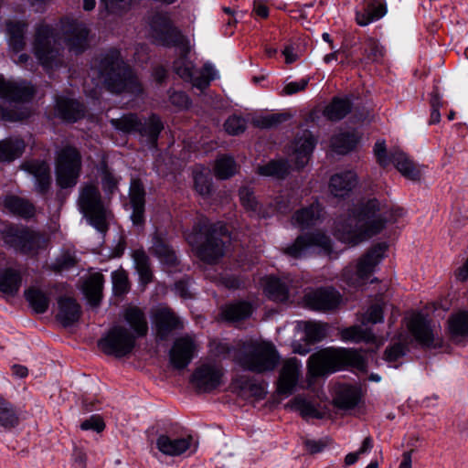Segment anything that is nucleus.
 <instances>
[{"mask_svg": "<svg viewBox=\"0 0 468 468\" xmlns=\"http://www.w3.org/2000/svg\"><path fill=\"white\" fill-rule=\"evenodd\" d=\"M404 214L401 207H391L388 211L380 212L379 202L370 199L336 222L335 235L343 242L356 246L379 233L387 222L394 223Z\"/></svg>", "mask_w": 468, "mask_h": 468, "instance_id": "1", "label": "nucleus"}, {"mask_svg": "<svg viewBox=\"0 0 468 468\" xmlns=\"http://www.w3.org/2000/svg\"><path fill=\"white\" fill-rule=\"evenodd\" d=\"M97 67L103 85L110 92L139 94L143 91L137 76L123 60L120 50L110 48L101 53Z\"/></svg>", "mask_w": 468, "mask_h": 468, "instance_id": "2", "label": "nucleus"}, {"mask_svg": "<svg viewBox=\"0 0 468 468\" xmlns=\"http://www.w3.org/2000/svg\"><path fill=\"white\" fill-rule=\"evenodd\" d=\"M228 229L221 222H211L201 217L186 234L187 243L196 250L198 258L207 263H216L225 255Z\"/></svg>", "mask_w": 468, "mask_h": 468, "instance_id": "3", "label": "nucleus"}, {"mask_svg": "<svg viewBox=\"0 0 468 468\" xmlns=\"http://www.w3.org/2000/svg\"><path fill=\"white\" fill-rule=\"evenodd\" d=\"M64 48L57 28L42 20L34 27L32 52L46 69L58 68L63 63Z\"/></svg>", "mask_w": 468, "mask_h": 468, "instance_id": "4", "label": "nucleus"}, {"mask_svg": "<svg viewBox=\"0 0 468 468\" xmlns=\"http://www.w3.org/2000/svg\"><path fill=\"white\" fill-rule=\"evenodd\" d=\"M348 366L359 370L366 368L365 357L356 350L325 348L309 357L308 369L313 377H321Z\"/></svg>", "mask_w": 468, "mask_h": 468, "instance_id": "5", "label": "nucleus"}, {"mask_svg": "<svg viewBox=\"0 0 468 468\" xmlns=\"http://www.w3.org/2000/svg\"><path fill=\"white\" fill-rule=\"evenodd\" d=\"M0 235L5 245L24 255L37 256L48 245V239L44 234L27 227L5 225Z\"/></svg>", "mask_w": 468, "mask_h": 468, "instance_id": "6", "label": "nucleus"}, {"mask_svg": "<svg viewBox=\"0 0 468 468\" xmlns=\"http://www.w3.org/2000/svg\"><path fill=\"white\" fill-rule=\"evenodd\" d=\"M238 360L244 369L255 373H264L276 367L279 355L275 346L271 343L251 342L244 346Z\"/></svg>", "mask_w": 468, "mask_h": 468, "instance_id": "7", "label": "nucleus"}, {"mask_svg": "<svg viewBox=\"0 0 468 468\" xmlns=\"http://www.w3.org/2000/svg\"><path fill=\"white\" fill-rule=\"evenodd\" d=\"M78 206L80 212L96 229L101 232L108 229L106 222L108 210L96 185L85 184L80 187Z\"/></svg>", "mask_w": 468, "mask_h": 468, "instance_id": "8", "label": "nucleus"}, {"mask_svg": "<svg viewBox=\"0 0 468 468\" xmlns=\"http://www.w3.org/2000/svg\"><path fill=\"white\" fill-rule=\"evenodd\" d=\"M387 250L385 242L373 245L357 260L356 265L349 264L343 270V279L351 286L361 285L375 271Z\"/></svg>", "mask_w": 468, "mask_h": 468, "instance_id": "9", "label": "nucleus"}, {"mask_svg": "<svg viewBox=\"0 0 468 468\" xmlns=\"http://www.w3.org/2000/svg\"><path fill=\"white\" fill-rule=\"evenodd\" d=\"M374 154L380 166L386 167L392 164L407 179L411 181L420 180V169L402 150L392 148L388 152L385 142L378 141L374 146Z\"/></svg>", "mask_w": 468, "mask_h": 468, "instance_id": "10", "label": "nucleus"}, {"mask_svg": "<svg viewBox=\"0 0 468 468\" xmlns=\"http://www.w3.org/2000/svg\"><path fill=\"white\" fill-rule=\"evenodd\" d=\"M136 345L135 335L122 324L113 325L98 341L99 348L107 356L121 358L130 355Z\"/></svg>", "mask_w": 468, "mask_h": 468, "instance_id": "11", "label": "nucleus"}, {"mask_svg": "<svg viewBox=\"0 0 468 468\" xmlns=\"http://www.w3.org/2000/svg\"><path fill=\"white\" fill-rule=\"evenodd\" d=\"M81 170V155L72 146H65L56 158V181L61 188L74 186Z\"/></svg>", "mask_w": 468, "mask_h": 468, "instance_id": "12", "label": "nucleus"}, {"mask_svg": "<svg viewBox=\"0 0 468 468\" xmlns=\"http://www.w3.org/2000/svg\"><path fill=\"white\" fill-rule=\"evenodd\" d=\"M383 306L380 303L372 304L368 307L367 312L362 314L360 324L346 327L340 332L342 340L355 343H375L377 337L367 324L381 323L383 322Z\"/></svg>", "mask_w": 468, "mask_h": 468, "instance_id": "13", "label": "nucleus"}, {"mask_svg": "<svg viewBox=\"0 0 468 468\" xmlns=\"http://www.w3.org/2000/svg\"><path fill=\"white\" fill-rule=\"evenodd\" d=\"M151 37L154 42L165 47L186 48L187 41L176 27L166 13H155L150 20Z\"/></svg>", "mask_w": 468, "mask_h": 468, "instance_id": "14", "label": "nucleus"}, {"mask_svg": "<svg viewBox=\"0 0 468 468\" xmlns=\"http://www.w3.org/2000/svg\"><path fill=\"white\" fill-rule=\"evenodd\" d=\"M59 30L71 51L81 53L88 48L89 29L84 23L65 16L59 21Z\"/></svg>", "mask_w": 468, "mask_h": 468, "instance_id": "15", "label": "nucleus"}, {"mask_svg": "<svg viewBox=\"0 0 468 468\" xmlns=\"http://www.w3.org/2000/svg\"><path fill=\"white\" fill-rule=\"evenodd\" d=\"M321 248L325 252L331 251L330 239L320 231L300 235L294 242L284 249L283 252L294 259L302 258L313 249Z\"/></svg>", "mask_w": 468, "mask_h": 468, "instance_id": "16", "label": "nucleus"}, {"mask_svg": "<svg viewBox=\"0 0 468 468\" xmlns=\"http://www.w3.org/2000/svg\"><path fill=\"white\" fill-rule=\"evenodd\" d=\"M224 376L221 366L205 363L196 368L191 381L200 392H211L222 384Z\"/></svg>", "mask_w": 468, "mask_h": 468, "instance_id": "17", "label": "nucleus"}, {"mask_svg": "<svg viewBox=\"0 0 468 468\" xmlns=\"http://www.w3.org/2000/svg\"><path fill=\"white\" fill-rule=\"evenodd\" d=\"M303 301L312 310L327 312L339 305L341 295L332 288L317 289L305 293Z\"/></svg>", "mask_w": 468, "mask_h": 468, "instance_id": "18", "label": "nucleus"}, {"mask_svg": "<svg viewBox=\"0 0 468 468\" xmlns=\"http://www.w3.org/2000/svg\"><path fill=\"white\" fill-rule=\"evenodd\" d=\"M315 144V138L307 130L295 138L292 144V154H290L291 162L293 163L295 169H302L308 164Z\"/></svg>", "mask_w": 468, "mask_h": 468, "instance_id": "19", "label": "nucleus"}, {"mask_svg": "<svg viewBox=\"0 0 468 468\" xmlns=\"http://www.w3.org/2000/svg\"><path fill=\"white\" fill-rule=\"evenodd\" d=\"M156 447L165 455L179 456L188 450L195 452L197 450L198 442L191 435L173 439L168 435L162 434L156 440Z\"/></svg>", "mask_w": 468, "mask_h": 468, "instance_id": "20", "label": "nucleus"}, {"mask_svg": "<svg viewBox=\"0 0 468 468\" xmlns=\"http://www.w3.org/2000/svg\"><path fill=\"white\" fill-rule=\"evenodd\" d=\"M197 344L188 335L176 339L169 352L170 362L176 369L186 367L197 351Z\"/></svg>", "mask_w": 468, "mask_h": 468, "instance_id": "21", "label": "nucleus"}, {"mask_svg": "<svg viewBox=\"0 0 468 468\" xmlns=\"http://www.w3.org/2000/svg\"><path fill=\"white\" fill-rule=\"evenodd\" d=\"M34 94L35 89L30 83L7 80L0 76V98L10 101H28Z\"/></svg>", "mask_w": 468, "mask_h": 468, "instance_id": "22", "label": "nucleus"}, {"mask_svg": "<svg viewBox=\"0 0 468 468\" xmlns=\"http://www.w3.org/2000/svg\"><path fill=\"white\" fill-rule=\"evenodd\" d=\"M156 339L166 340L175 330L182 328L179 317L169 308H160L154 314Z\"/></svg>", "mask_w": 468, "mask_h": 468, "instance_id": "23", "label": "nucleus"}, {"mask_svg": "<svg viewBox=\"0 0 468 468\" xmlns=\"http://www.w3.org/2000/svg\"><path fill=\"white\" fill-rule=\"evenodd\" d=\"M301 365L295 357L284 361L280 370L277 391L282 395H290L294 389L300 376Z\"/></svg>", "mask_w": 468, "mask_h": 468, "instance_id": "24", "label": "nucleus"}, {"mask_svg": "<svg viewBox=\"0 0 468 468\" xmlns=\"http://www.w3.org/2000/svg\"><path fill=\"white\" fill-rule=\"evenodd\" d=\"M22 168L36 179V190L40 195L47 194L51 186V174L48 164L41 160H31L23 163Z\"/></svg>", "mask_w": 468, "mask_h": 468, "instance_id": "25", "label": "nucleus"}, {"mask_svg": "<svg viewBox=\"0 0 468 468\" xmlns=\"http://www.w3.org/2000/svg\"><path fill=\"white\" fill-rule=\"evenodd\" d=\"M408 329L420 346L425 347L434 346L433 328L421 314L411 316L408 324Z\"/></svg>", "mask_w": 468, "mask_h": 468, "instance_id": "26", "label": "nucleus"}, {"mask_svg": "<svg viewBox=\"0 0 468 468\" xmlns=\"http://www.w3.org/2000/svg\"><path fill=\"white\" fill-rule=\"evenodd\" d=\"M130 203L133 208L131 218L134 225L144 223L145 190L140 179H133L129 190Z\"/></svg>", "mask_w": 468, "mask_h": 468, "instance_id": "27", "label": "nucleus"}, {"mask_svg": "<svg viewBox=\"0 0 468 468\" xmlns=\"http://www.w3.org/2000/svg\"><path fill=\"white\" fill-rule=\"evenodd\" d=\"M149 250L151 254L155 256L167 268L177 266L178 259L176 251L158 233L154 234L152 246Z\"/></svg>", "mask_w": 468, "mask_h": 468, "instance_id": "28", "label": "nucleus"}, {"mask_svg": "<svg viewBox=\"0 0 468 468\" xmlns=\"http://www.w3.org/2000/svg\"><path fill=\"white\" fill-rule=\"evenodd\" d=\"M357 184L356 175L353 171H346L332 176L329 189L336 197L347 196Z\"/></svg>", "mask_w": 468, "mask_h": 468, "instance_id": "29", "label": "nucleus"}, {"mask_svg": "<svg viewBox=\"0 0 468 468\" xmlns=\"http://www.w3.org/2000/svg\"><path fill=\"white\" fill-rule=\"evenodd\" d=\"M58 312L57 314L58 321L64 326L68 327L76 323L80 317V306L75 299L71 297H60L58 301Z\"/></svg>", "mask_w": 468, "mask_h": 468, "instance_id": "30", "label": "nucleus"}, {"mask_svg": "<svg viewBox=\"0 0 468 468\" xmlns=\"http://www.w3.org/2000/svg\"><path fill=\"white\" fill-rule=\"evenodd\" d=\"M28 28V23L26 20H8L6 21V31L10 48L19 52L26 46V33Z\"/></svg>", "mask_w": 468, "mask_h": 468, "instance_id": "31", "label": "nucleus"}, {"mask_svg": "<svg viewBox=\"0 0 468 468\" xmlns=\"http://www.w3.org/2000/svg\"><path fill=\"white\" fill-rule=\"evenodd\" d=\"M359 400V390L350 385H339L333 399L334 405L343 410L355 408Z\"/></svg>", "mask_w": 468, "mask_h": 468, "instance_id": "32", "label": "nucleus"}, {"mask_svg": "<svg viewBox=\"0 0 468 468\" xmlns=\"http://www.w3.org/2000/svg\"><path fill=\"white\" fill-rule=\"evenodd\" d=\"M264 292L269 299L283 303L289 298V281L270 276L265 280Z\"/></svg>", "mask_w": 468, "mask_h": 468, "instance_id": "33", "label": "nucleus"}, {"mask_svg": "<svg viewBox=\"0 0 468 468\" xmlns=\"http://www.w3.org/2000/svg\"><path fill=\"white\" fill-rule=\"evenodd\" d=\"M57 110L61 119L74 122L84 116L85 107L78 101L67 98L57 100Z\"/></svg>", "mask_w": 468, "mask_h": 468, "instance_id": "34", "label": "nucleus"}, {"mask_svg": "<svg viewBox=\"0 0 468 468\" xmlns=\"http://www.w3.org/2000/svg\"><path fill=\"white\" fill-rule=\"evenodd\" d=\"M124 319L133 329L132 334L137 337L145 336L148 333V323L144 313L138 307L127 308Z\"/></svg>", "mask_w": 468, "mask_h": 468, "instance_id": "35", "label": "nucleus"}, {"mask_svg": "<svg viewBox=\"0 0 468 468\" xmlns=\"http://www.w3.org/2000/svg\"><path fill=\"white\" fill-rule=\"evenodd\" d=\"M104 277L100 272L91 274L83 284V292L92 306H97L102 296Z\"/></svg>", "mask_w": 468, "mask_h": 468, "instance_id": "36", "label": "nucleus"}, {"mask_svg": "<svg viewBox=\"0 0 468 468\" xmlns=\"http://www.w3.org/2000/svg\"><path fill=\"white\" fill-rule=\"evenodd\" d=\"M386 12V5L382 0H368L364 11L356 13V20L359 26L364 27L378 20Z\"/></svg>", "mask_w": 468, "mask_h": 468, "instance_id": "37", "label": "nucleus"}, {"mask_svg": "<svg viewBox=\"0 0 468 468\" xmlns=\"http://www.w3.org/2000/svg\"><path fill=\"white\" fill-rule=\"evenodd\" d=\"M321 212V205L318 202H314L307 207L297 210L292 217V222L301 229L309 228L314 225L320 218Z\"/></svg>", "mask_w": 468, "mask_h": 468, "instance_id": "38", "label": "nucleus"}, {"mask_svg": "<svg viewBox=\"0 0 468 468\" xmlns=\"http://www.w3.org/2000/svg\"><path fill=\"white\" fill-rule=\"evenodd\" d=\"M351 108L352 103L348 99L335 97L325 106L323 114L329 121L337 122L345 118L351 112Z\"/></svg>", "mask_w": 468, "mask_h": 468, "instance_id": "39", "label": "nucleus"}, {"mask_svg": "<svg viewBox=\"0 0 468 468\" xmlns=\"http://www.w3.org/2000/svg\"><path fill=\"white\" fill-rule=\"evenodd\" d=\"M25 298L37 314H44L49 306V296L38 287L31 286L25 291Z\"/></svg>", "mask_w": 468, "mask_h": 468, "instance_id": "40", "label": "nucleus"}, {"mask_svg": "<svg viewBox=\"0 0 468 468\" xmlns=\"http://www.w3.org/2000/svg\"><path fill=\"white\" fill-rule=\"evenodd\" d=\"M22 277L18 271L7 268L0 273V291L7 295H15L21 286Z\"/></svg>", "mask_w": 468, "mask_h": 468, "instance_id": "41", "label": "nucleus"}, {"mask_svg": "<svg viewBox=\"0 0 468 468\" xmlns=\"http://www.w3.org/2000/svg\"><path fill=\"white\" fill-rule=\"evenodd\" d=\"M291 167V165L286 160H271L264 165L258 166L257 172L261 176L283 179L289 175Z\"/></svg>", "mask_w": 468, "mask_h": 468, "instance_id": "42", "label": "nucleus"}, {"mask_svg": "<svg viewBox=\"0 0 468 468\" xmlns=\"http://www.w3.org/2000/svg\"><path fill=\"white\" fill-rule=\"evenodd\" d=\"M132 257L141 282L144 284L151 282L153 280V272L150 259L146 252L143 249L135 250L133 251Z\"/></svg>", "mask_w": 468, "mask_h": 468, "instance_id": "43", "label": "nucleus"}, {"mask_svg": "<svg viewBox=\"0 0 468 468\" xmlns=\"http://www.w3.org/2000/svg\"><path fill=\"white\" fill-rule=\"evenodd\" d=\"M25 149L23 140L6 139L0 142V162H10L18 158Z\"/></svg>", "mask_w": 468, "mask_h": 468, "instance_id": "44", "label": "nucleus"}, {"mask_svg": "<svg viewBox=\"0 0 468 468\" xmlns=\"http://www.w3.org/2000/svg\"><path fill=\"white\" fill-rule=\"evenodd\" d=\"M164 129V124L156 114H152L148 120L143 123L141 122L138 133L148 138L151 144L155 145L160 133Z\"/></svg>", "mask_w": 468, "mask_h": 468, "instance_id": "45", "label": "nucleus"}, {"mask_svg": "<svg viewBox=\"0 0 468 468\" xmlns=\"http://www.w3.org/2000/svg\"><path fill=\"white\" fill-rule=\"evenodd\" d=\"M357 141L355 133H341L331 139V146L335 153L346 154L356 147Z\"/></svg>", "mask_w": 468, "mask_h": 468, "instance_id": "46", "label": "nucleus"}, {"mask_svg": "<svg viewBox=\"0 0 468 468\" xmlns=\"http://www.w3.org/2000/svg\"><path fill=\"white\" fill-rule=\"evenodd\" d=\"M5 207L12 213L23 218H30L35 213L34 206L18 197L11 196L5 199Z\"/></svg>", "mask_w": 468, "mask_h": 468, "instance_id": "47", "label": "nucleus"}, {"mask_svg": "<svg viewBox=\"0 0 468 468\" xmlns=\"http://www.w3.org/2000/svg\"><path fill=\"white\" fill-rule=\"evenodd\" d=\"M252 313V306L247 302H238L229 304L222 310L223 317L228 321H239L249 317Z\"/></svg>", "mask_w": 468, "mask_h": 468, "instance_id": "48", "label": "nucleus"}, {"mask_svg": "<svg viewBox=\"0 0 468 468\" xmlns=\"http://www.w3.org/2000/svg\"><path fill=\"white\" fill-rule=\"evenodd\" d=\"M448 324L452 338L468 335V312L461 311L452 314L448 320Z\"/></svg>", "mask_w": 468, "mask_h": 468, "instance_id": "49", "label": "nucleus"}, {"mask_svg": "<svg viewBox=\"0 0 468 468\" xmlns=\"http://www.w3.org/2000/svg\"><path fill=\"white\" fill-rule=\"evenodd\" d=\"M110 122L116 130L127 133L138 132L141 126V120L134 113H128L120 118L111 119Z\"/></svg>", "mask_w": 468, "mask_h": 468, "instance_id": "50", "label": "nucleus"}, {"mask_svg": "<svg viewBox=\"0 0 468 468\" xmlns=\"http://www.w3.org/2000/svg\"><path fill=\"white\" fill-rule=\"evenodd\" d=\"M215 175L219 179H228L238 172V165L233 157L223 155L217 159Z\"/></svg>", "mask_w": 468, "mask_h": 468, "instance_id": "51", "label": "nucleus"}, {"mask_svg": "<svg viewBox=\"0 0 468 468\" xmlns=\"http://www.w3.org/2000/svg\"><path fill=\"white\" fill-rule=\"evenodd\" d=\"M239 200L243 207L252 215L264 217L261 214L259 203L257 202L253 190L249 186H242L239 191Z\"/></svg>", "mask_w": 468, "mask_h": 468, "instance_id": "52", "label": "nucleus"}, {"mask_svg": "<svg viewBox=\"0 0 468 468\" xmlns=\"http://www.w3.org/2000/svg\"><path fill=\"white\" fill-rule=\"evenodd\" d=\"M236 384L239 388L242 395L247 393L257 399H263L265 392L262 386L247 377H239L236 379Z\"/></svg>", "mask_w": 468, "mask_h": 468, "instance_id": "53", "label": "nucleus"}, {"mask_svg": "<svg viewBox=\"0 0 468 468\" xmlns=\"http://www.w3.org/2000/svg\"><path fill=\"white\" fill-rule=\"evenodd\" d=\"M327 324L307 322L304 326L305 338L310 343L322 341L327 334Z\"/></svg>", "mask_w": 468, "mask_h": 468, "instance_id": "54", "label": "nucleus"}, {"mask_svg": "<svg viewBox=\"0 0 468 468\" xmlns=\"http://www.w3.org/2000/svg\"><path fill=\"white\" fill-rule=\"evenodd\" d=\"M19 423L18 414L14 405L8 401L7 406L0 411V425L5 430L16 428Z\"/></svg>", "mask_w": 468, "mask_h": 468, "instance_id": "55", "label": "nucleus"}, {"mask_svg": "<svg viewBox=\"0 0 468 468\" xmlns=\"http://www.w3.org/2000/svg\"><path fill=\"white\" fill-rule=\"evenodd\" d=\"M77 262L78 260L74 253L65 251L56 259L49 269L55 272H61L75 267Z\"/></svg>", "mask_w": 468, "mask_h": 468, "instance_id": "56", "label": "nucleus"}, {"mask_svg": "<svg viewBox=\"0 0 468 468\" xmlns=\"http://www.w3.org/2000/svg\"><path fill=\"white\" fill-rule=\"evenodd\" d=\"M293 406L298 410L303 418H315L322 419V413L314 407V405L303 399L295 398L293 399Z\"/></svg>", "mask_w": 468, "mask_h": 468, "instance_id": "57", "label": "nucleus"}, {"mask_svg": "<svg viewBox=\"0 0 468 468\" xmlns=\"http://www.w3.org/2000/svg\"><path fill=\"white\" fill-rule=\"evenodd\" d=\"M112 290L115 295H122L128 292L129 281L126 272L122 270L112 273Z\"/></svg>", "mask_w": 468, "mask_h": 468, "instance_id": "58", "label": "nucleus"}, {"mask_svg": "<svg viewBox=\"0 0 468 468\" xmlns=\"http://www.w3.org/2000/svg\"><path fill=\"white\" fill-rule=\"evenodd\" d=\"M134 0H101L107 13L122 16L126 13Z\"/></svg>", "mask_w": 468, "mask_h": 468, "instance_id": "59", "label": "nucleus"}, {"mask_svg": "<svg viewBox=\"0 0 468 468\" xmlns=\"http://www.w3.org/2000/svg\"><path fill=\"white\" fill-rule=\"evenodd\" d=\"M194 183L195 188L199 195L207 196L210 194L212 183L209 171H207V173L202 171L195 172Z\"/></svg>", "mask_w": 468, "mask_h": 468, "instance_id": "60", "label": "nucleus"}, {"mask_svg": "<svg viewBox=\"0 0 468 468\" xmlns=\"http://www.w3.org/2000/svg\"><path fill=\"white\" fill-rule=\"evenodd\" d=\"M175 72L182 79L189 80L193 78L194 65L186 58V56L181 57L174 61L173 65Z\"/></svg>", "mask_w": 468, "mask_h": 468, "instance_id": "61", "label": "nucleus"}, {"mask_svg": "<svg viewBox=\"0 0 468 468\" xmlns=\"http://www.w3.org/2000/svg\"><path fill=\"white\" fill-rule=\"evenodd\" d=\"M364 54L371 61H378L384 56L383 48L374 38H367L364 43Z\"/></svg>", "mask_w": 468, "mask_h": 468, "instance_id": "62", "label": "nucleus"}, {"mask_svg": "<svg viewBox=\"0 0 468 468\" xmlns=\"http://www.w3.org/2000/svg\"><path fill=\"white\" fill-rule=\"evenodd\" d=\"M226 132L231 135H238L246 129V120L240 116L232 115L224 123Z\"/></svg>", "mask_w": 468, "mask_h": 468, "instance_id": "63", "label": "nucleus"}, {"mask_svg": "<svg viewBox=\"0 0 468 468\" xmlns=\"http://www.w3.org/2000/svg\"><path fill=\"white\" fill-rule=\"evenodd\" d=\"M289 115L285 113H272L267 116L261 118L258 121V125L261 128H271L275 127L278 124L287 121L289 119Z\"/></svg>", "mask_w": 468, "mask_h": 468, "instance_id": "64", "label": "nucleus"}]
</instances>
